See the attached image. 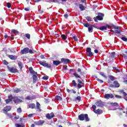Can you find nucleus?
<instances>
[{"label": "nucleus", "mask_w": 127, "mask_h": 127, "mask_svg": "<svg viewBox=\"0 0 127 127\" xmlns=\"http://www.w3.org/2000/svg\"><path fill=\"white\" fill-rule=\"evenodd\" d=\"M8 98V99L5 100L6 104H8L10 102H12V100L15 103H19L20 101L19 99L17 98V96H13L12 95H10Z\"/></svg>", "instance_id": "f257e3e1"}, {"label": "nucleus", "mask_w": 127, "mask_h": 127, "mask_svg": "<svg viewBox=\"0 0 127 127\" xmlns=\"http://www.w3.org/2000/svg\"><path fill=\"white\" fill-rule=\"evenodd\" d=\"M78 119L79 121H85V122H90V118H89V116L87 114H80L78 116Z\"/></svg>", "instance_id": "f03ea898"}, {"label": "nucleus", "mask_w": 127, "mask_h": 127, "mask_svg": "<svg viewBox=\"0 0 127 127\" xmlns=\"http://www.w3.org/2000/svg\"><path fill=\"white\" fill-rule=\"evenodd\" d=\"M103 17H104V14L99 13L98 16L93 18V19L95 22H98V20H103Z\"/></svg>", "instance_id": "7ed1b4c3"}, {"label": "nucleus", "mask_w": 127, "mask_h": 127, "mask_svg": "<svg viewBox=\"0 0 127 127\" xmlns=\"http://www.w3.org/2000/svg\"><path fill=\"white\" fill-rule=\"evenodd\" d=\"M7 69L9 70V72L11 73H18V70L14 67H9V66L7 65Z\"/></svg>", "instance_id": "20e7f679"}, {"label": "nucleus", "mask_w": 127, "mask_h": 127, "mask_svg": "<svg viewBox=\"0 0 127 127\" xmlns=\"http://www.w3.org/2000/svg\"><path fill=\"white\" fill-rule=\"evenodd\" d=\"M86 54H88L89 57H92L94 55L93 52H92L91 48H86Z\"/></svg>", "instance_id": "39448f33"}, {"label": "nucleus", "mask_w": 127, "mask_h": 127, "mask_svg": "<svg viewBox=\"0 0 127 127\" xmlns=\"http://www.w3.org/2000/svg\"><path fill=\"white\" fill-rule=\"evenodd\" d=\"M104 99L109 100L110 99H114V94H105L104 95Z\"/></svg>", "instance_id": "423d86ee"}, {"label": "nucleus", "mask_w": 127, "mask_h": 127, "mask_svg": "<svg viewBox=\"0 0 127 127\" xmlns=\"http://www.w3.org/2000/svg\"><path fill=\"white\" fill-rule=\"evenodd\" d=\"M7 57L9 58L11 60H13L15 61L17 59L18 56L12 55H7Z\"/></svg>", "instance_id": "0eeeda50"}, {"label": "nucleus", "mask_w": 127, "mask_h": 127, "mask_svg": "<svg viewBox=\"0 0 127 127\" xmlns=\"http://www.w3.org/2000/svg\"><path fill=\"white\" fill-rule=\"evenodd\" d=\"M71 61L68 59L62 58L61 60V63H64V64H67L68 63H70Z\"/></svg>", "instance_id": "6e6552de"}, {"label": "nucleus", "mask_w": 127, "mask_h": 127, "mask_svg": "<svg viewBox=\"0 0 127 127\" xmlns=\"http://www.w3.org/2000/svg\"><path fill=\"white\" fill-rule=\"evenodd\" d=\"M109 25H106V26H101L100 28L95 27L97 29H99V30H101L102 31H104V30H107L108 29V27Z\"/></svg>", "instance_id": "1a4fd4ad"}, {"label": "nucleus", "mask_w": 127, "mask_h": 127, "mask_svg": "<svg viewBox=\"0 0 127 127\" xmlns=\"http://www.w3.org/2000/svg\"><path fill=\"white\" fill-rule=\"evenodd\" d=\"M46 117L47 119H48V120H51L52 118H54V117H55V115H54V113H52L51 114H47L46 115Z\"/></svg>", "instance_id": "9d476101"}, {"label": "nucleus", "mask_w": 127, "mask_h": 127, "mask_svg": "<svg viewBox=\"0 0 127 127\" xmlns=\"http://www.w3.org/2000/svg\"><path fill=\"white\" fill-rule=\"evenodd\" d=\"M28 51H29V48H25L23 50H21V54H27L28 53Z\"/></svg>", "instance_id": "9b49d317"}, {"label": "nucleus", "mask_w": 127, "mask_h": 127, "mask_svg": "<svg viewBox=\"0 0 127 127\" xmlns=\"http://www.w3.org/2000/svg\"><path fill=\"white\" fill-rule=\"evenodd\" d=\"M77 82H78L77 84L78 89H81L83 87L82 85H84V83L80 79H77Z\"/></svg>", "instance_id": "f8f14e48"}, {"label": "nucleus", "mask_w": 127, "mask_h": 127, "mask_svg": "<svg viewBox=\"0 0 127 127\" xmlns=\"http://www.w3.org/2000/svg\"><path fill=\"white\" fill-rule=\"evenodd\" d=\"M37 76H38L37 73H35L33 75V82L34 83H36V81H37Z\"/></svg>", "instance_id": "ddd939ff"}, {"label": "nucleus", "mask_w": 127, "mask_h": 127, "mask_svg": "<svg viewBox=\"0 0 127 127\" xmlns=\"http://www.w3.org/2000/svg\"><path fill=\"white\" fill-rule=\"evenodd\" d=\"M95 42H96V41L93 40L91 42V44H92V46L94 49H99V46H98L96 44H95Z\"/></svg>", "instance_id": "4468645a"}, {"label": "nucleus", "mask_w": 127, "mask_h": 127, "mask_svg": "<svg viewBox=\"0 0 127 127\" xmlns=\"http://www.w3.org/2000/svg\"><path fill=\"white\" fill-rule=\"evenodd\" d=\"M94 27V28H96V27H97L96 26H95V25H90L88 27V31L89 32H93V28Z\"/></svg>", "instance_id": "2eb2a0df"}, {"label": "nucleus", "mask_w": 127, "mask_h": 127, "mask_svg": "<svg viewBox=\"0 0 127 127\" xmlns=\"http://www.w3.org/2000/svg\"><path fill=\"white\" fill-rule=\"evenodd\" d=\"M11 110V108H10V106H7L3 108V110L5 113H7V112H9Z\"/></svg>", "instance_id": "dca6fc26"}, {"label": "nucleus", "mask_w": 127, "mask_h": 127, "mask_svg": "<svg viewBox=\"0 0 127 127\" xmlns=\"http://www.w3.org/2000/svg\"><path fill=\"white\" fill-rule=\"evenodd\" d=\"M36 109L37 111L38 112H41V109H40V103L38 102H36Z\"/></svg>", "instance_id": "f3484780"}, {"label": "nucleus", "mask_w": 127, "mask_h": 127, "mask_svg": "<svg viewBox=\"0 0 127 127\" xmlns=\"http://www.w3.org/2000/svg\"><path fill=\"white\" fill-rule=\"evenodd\" d=\"M96 105L97 107H104V103L101 101L97 102Z\"/></svg>", "instance_id": "a211bd4d"}, {"label": "nucleus", "mask_w": 127, "mask_h": 127, "mask_svg": "<svg viewBox=\"0 0 127 127\" xmlns=\"http://www.w3.org/2000/svg\"><path fill=\"white\" fill-rule=\"evenodd\" d=\"M61 63V62L59 61H53V65H55V66H58V65H60Z\"/></svg>", "instance_id": "6ab92c4d"}, {"label": "nucleus", "mask_w": 127, "mask_h": 127, "mask_svg": "<svg viewBox=\"0 0 127 127\" xmlns=\"http://www.w3.org/2000/svg\"><path fill=\"white\" fill-rule=\"evenodd\" d=\"M94 113L95 114H97L98 115H101V114H103V110H101V109H98L97 110H95Z\"/></svg>", "instance_id": "aec40b11"}, {"label": "nucleus", "mask_w": 127, "mask_h": 127, "mask_svg": "<svg viewBox=\"0 0 127 127\" xmlns=\"http://www.w3.org/2000/svg\"><path fill=\"white\" fill-rule=\"evenodd\" d=\"M39 63L40 65H41L42 66H43L44 67H45V65H46V61H39Z\"/></svg>", "instance_id": "412c9836"}, {"label": "nucleus", "mask_w": 127, "mask_h": 127, "mask_svg": "<svg viewBox=\"0 0 127 127\" xmlns=\"http://www.w3.org/2000/svg\"><path fill=\"white\" fill-rule=\"evenodd\" d=\"M114 84L115 88H119L120 87V83L117 80L114 81Z\"/></svg>", "instance_id": "4be33fe9"}, {"label": "nucleus", "mask_w": 127, "mask_h": 127, "mask_svg": "<svg viewBox=\"0 0 127 127\" xmlns=\"http://www.w3.org/2000/svg\"><path fill=\"white\" fill-rule=\"evenodd\" d=\"M72 75L75 77L76 79H78V78L81 79V76L77 72L73 73Z\"/></svg>", "instance_id": "5701e85b"}, {"label": "nucleus", "mask_w": 127, "mask_h": 127, "mask_svg": "<svg viewBox=\"0 0 127 127\" xmlns=\"http://www.w3.org/2000/svg\"><path fill=\"white\" fill-rule=\"evenodd\" d=\"M32 99H36V97L35 96V95H34V96H32V97H30V96H27V97H26V100H32Z\"/></svg>", "instance_id": "b1692460"}, {"label": "nucleus", "mask_w": 127, "mask_h": 127, "mask_svg": "<svg viewBox=\"0 0 127 127\" xmlns=\"http://www.w3.org/2000/svg\"><path fill=\"white\" fill-rule=\"evenodd\" d=\"M29 70L30 71V73H31V74H35V73H37L33 70V68H32V67H30L29 68Z\"/></svg>", "instance_id": "393cba45"}, {"label": "nucleus", "mask_w": 127, "mask_h": 127, "mask_svg": "<svg viewBox=\"0 0 127 127\" xmlns=\"http://www.w3.org/2000/svg\"><path fill=\"white\" fill-rule=\"evenodd\" d=\"M79 7L81 11H83V10H85V6L83 5L82 4H79Z\"/></svg>", "instance_id": "a878e982"}, {"label": "nucleus", "mask_w": 127, "mask_h": 127, "mask_svg": "<svg viewBox=\"0 0 127 127\" xmlns=\"http://www.w3.org/2000/svg\"><path fill=\"white\" fill-rule=\"evenodd\" d=\"M20 88H15L14 89L12 90V92L13 93H15L16 94H17V93H19V92H20Z\"/></svg>", "instance_id": "bb28decb"}, {"label": "nucleus", "mask_w": 127, "mask_h": 127, "mask_svg": "<svg viewBox=\"0 0 127 127\" xmlns=\"http://www.w3.org/2000/svg\"><path fill=\"white\" fill-rule=\"evenodd\" d=\"M70 35L72 36V38L74 39V41H78V37H77L76 35L71 34Z\"/></svg>", "instance_id": "cd10ccee"}, {"label": "nucleus", "mask_w": 127, "mask_h": 127, "mask_svg": "<svg viewBox=\"0 0 127 127\" xmlns=\"http://www.w3.org/2000/svg\"><path fill=\"white\" fill-rule=\"evenodd\" d=\"M61 37L63 40H66L67 39V35L62 34Z\"/></svg>", "instance_id": "c85d7f7f"}, {"label": "nucleus", "mask_w": 127, "mask_h": 127, "mask_svg": "<svg viewBox=\"0 0 127 127\" xmlns=\"http://www.w3.org/2000/svg\"><path fill=\"white\" fill-rule=\"evenodd\" d=\"M55 99L57 101H62V97L60 96L57 95L55 97Z\"/></svg>", "instance_id": "c756f323"}, {"label": "nucleus", "mask_w": 127, "mask_h": 127, "mask_svg": "<svg viewBox=\"0 0 127 127\" xmlns=\"http://www.w3.org/2000/svg\"><path fill=\"white\" fill-rule=\"evenodd\" d=\"M120 94H123L124 96V97H127V93L125 92V91H124V90H122L120 91Z\"/></svg>", "instance_id": "7c9ffc66"}, {"label": "nucleus", "mask_w": 127, "mask_h": 127, "mask_svg": "<svg viewBox=\"0 0 127 127\" xmlns=\"http://www.w3.org/2000/svg\"><path fill=\"white\" fill-rule=\"evenodd\" d=\"M29 108H30V109H35V108H36V106H35V104L32 103L30 104Z\"/></svg>", "instance_id": "2f4dec72"}, {"label": "nucleus", "mask_w": 127, "mask_h": 127, "mask_svg": "<svg viewBox=\"0 0 127 127\" xmlns=\"http://www.w3.org/2000/svg\"><path fill=\"white\" fill-rule=\"evenodd\" d=\"M108 77L111 81H114V80H116L117 79L115 76L113 75H109Z\"/></svg>", "instance_id": "473e14b6"}, {"label": "nucleus", "mask_w": 127, "mask_h": 127, "mask_svg": "<svg viewBox=\"0 0 127 127\" xmlns=\"http://www.w3.org/2000/svg\"><path fill=\"white\" fill-rule=\"evenodd\" d=\"M45 67H46V68H49V69H50L51 67H52V65H51V64H48L46 63V65H45Z\"/></svg>", "instance_id": "72a5a7b5"}, {"label": "nucleus", "mask_w": 127, "mask_h": 127, "mask_svg": "<svg viewBox=\"0 0 127 127\" xmlns=\"http://www.w3.org/2000/svg\"><path fill=\"white\" fill-rule=\"evenodd\" d=\"M100 75H101V76H102L103 77H104V78H105V79H107L108 77H107V76H106V75L105 74V73L103 72H100L99 73Z\"/></svg>", "instance_id": "f704fd0d"}, {"label": "nucleus", "mask_w": 127, "mask_h": 127, "mask_svg": "<svg viewBox=\"0 0 127 127\" xmlns=\"http://www.w3.org/2000/svg\"><path fill=\"white\" fill-rule=\"evenodd\" d=\"M15 127H25V126L24 125H21L19 124H15Z\"/></svg>", "instance_id": "c9c22d12"}, {"label": "nucleus", "mask_w": 127, "mask_h": 127, "mask_svg": "<svg viewBox=\"0 0 127 127\" xmlns=\"http://www.w3.org/2000/svg\"><path fill=\"white\" fill-rule=\"evenodd\" d=\"M11 33H17V34H18V33H19V32L16 30H15V29H12L11 30Z\"/></svg>", "instance_id": "e433bc0d"}, {"label": "nucleus", "mask_w": 127, "mask_h": 127, "mask_svg": "<svg viewBox=\"0 0 127 127\" xmlns=\"http://www.w3.org/2000/svg\"><path fill=\"white\" fill-rule=\"evenodd\" d=\"M81 96H77L75 98V101H77V102H80L81 101Z\"/></svg>", "instance_id": "4c0bfd02"}, {"label": "nucleus", "mask_w": 127, "mask_h": 127, "mask_svg": "<svg viewBox=\"0 0 127 127\" xmlns=\"http://www.w3.org/2000/svg\"><path fill=\"white\" fill-rule=\"evenodd\" d=\"M122 32V31L120 30H115L114 31V33H117V34H120Z\"/></svg>", "instance_id": "58836bf2"}, {"label": "nucleus", "mask_w": 127, "mask_h": 127, "mask_svg": "<svg viewBox=\"0 0 127 127\" xmlns=\"http://www.w3.org/2000/svg\"><path fill=\"white\" fill-rule=\"evenodd\" d=\"M18 66H19V67L20 70H21V69H22V63H21V62H19V63H18Z\"/></svg>", "instance_id": "ea45409f"}, {"label": "nucleus", "mask_w": 127, "mask_h": 127, "mask_svg": "<svg viewBox=\"0 0 127 127\" xmlns=\"http://www.w3.org/2000/svg\"><path fill=\"white\" fill-rule=\"evenodd\" d=\"M114 29H117L118 30H120L121 29V26H113Z\"/></svg>", "instance_id": "a19ab883"}, {"label": "nucleus", "mask_w": 127, "mask_h": 127, "mask_svg": "<svg viewBox=\"0 0 127 127\" xmlns=\"http://www.w3.org/2000/svg\"><path fill=\"white\" fill-rule=\"evenodd\" d=\"M25 37L27 38V39H30V34L28 33H26L25 35Z\"/></svg>", "instance_id": "79ce46f5"}, {"label": "nucleus", "mask_w": 127, "mask_h": 127, "mask_svg": "<svg viewBox=\"0 0 127 127\" xmlns=\"http://www.w3.org/2000/svg\"><path fill=\"white\" fill-rule=\"evenodd\" d=\"M122 40L125 41V42H127V38L125 37H122L121 38Z\"/></svg>", "instance_id": "37998d69"}, {"label": "nucleus", "mask_w": 127, "mask_h": 127, "mask_svg": "<svg viewBox=\"0 0 127 127\" xmlns=\"http://www.w3.org/2000/svg\"><path fill=\"white\" fill-rule=\"evenodd\" d=\"M72 85L74 87H76L77 86V83H76V81L74 80L72 81Z\"/></svg>", "instance_id": "c03bdc74"}, {"label": "nucleus", "mask_w": 127, "mask_h": 127, "mask_svg": "<svg viewBox=\"0 0 127 127\" xmlns=\"http://www.w3.org/2000/svg\"><path fill=\"white\" fill-rule=\"evenodd\" d=\"M77 72L78 73H80L81 75H83V72H82V70L81 69V68H78Z\"/></svg>", "instance_id": "a18cd8bd"}, {"label": "nucleus", "mask_w": 127, "mask_h": 127, "mask_svg": "<svg viewBox=\"0 0 127 127\" xmlns=\"http://www.w3.org/2000/svg\"><path fill=\"white\" fill-rule=\"evenodd\" d=\"M17 113H18L19 114H20V113H21V112H22V110H21V108L19 107L17 109Z\"/></svg>", "instance_id": "49530a36"}, {"label": "nucleus", "mask_w": 127, "mask_h": 127, "mask_svg": "<svg viewBox=\"0 0 127 127\" xmlns=\"http://www.w3.org/2000/svg\"><path fill=\"white\" fill-rule=\"evenodd\" d=\"M86 20H87V21H92V18H91L90 17L87 16L86 17Z\"/></svg>", "instance_id": "de8ad7c7"}, {"label": "nucleus", "mask_w": 127, "mask_h": 127, "mask_svg": "<svg viewBox=\"0 0 127 127\" xmlns=\"http://www.w3.org/2000/svg\"><path fill=\"white\" fill-rule=\"evenodd\" d=\"M113 68L114 69V70H115V71H117V72H118L119 73H120V72H121V71L120 70V69H117V67H115V66H113Z\"/></svg>", "instance_id": "09e8293b"}, {"label": "nucleus", "mask_w": 127, "mask_h": 127, "mask_svg": "<svg viewBox=\"0 0 127 127\" xmlns=\"http://www.w3.org/2000/svg\"><path fill=\"white\" fill-rule=\"evenodd\" d=\"M3 64H4V65H8V62H7L6 61V60H4V61H3Z\"/></svg>", "instance_id": "8fccbe9b"}, {"label": "nucleus", "mask_w": 127, "mask_h": 127, "mask_svg": "<svg viewBox=\"0 0 127 127\" xmlns=\"http://www.w3.org/2000/svg\"><path fill=\"white\" fill-rule=\"evenodd\" d=\"M83 25L84 26H85V27H89L90 25H89V23H83Z\"/></svg>", "instance_id": "3c124183"}, {"label": "nucleus", "mask_w": 127, "mask_h": 127, "mask_svg": "<svg viewBox=\"0 0 127 127\" xmlns=\"http://www.w3.org/2000/svg\"><path fill=\"white\" fill-rule=\"evenodd\" d=\"M96 80H97V81H98V82H99V83H100L101 84H102V83H104V81H103L101 79H100V78H97Z\"/></svg>", "instance_id": "603ef678"}, {"label": "nucleus", "mask_w": 127, "mask_h": 127, "mask_svg": "<svg viewBox=\"0 0 127 127\" xmlns=\"http://www.w3.org/2000/svg\"><path fill=\"white\" fill-rule=\"evenodd\" d=\"M7 7H8V8H10V7H11V4H10V3L8 2L7 3V5H6Z\"/></svg>", "instance_id": "864d4df0"}, {"label": "nucleus", "mask_w": 127, "mask_h": 127, "mask_svg": "<svg viewBox=\"0 0 127 127\" xmlns=\"http://www.w3.org/2000/svg\"><path fill=\"white\" fill-rule=\"evenodd\" d=\"M114 24H110L109 25H108V28H111V27H113V28H114Z\"/></svg>", "instance_id": "5fc2aeb1"}, {"label": "nucleus", "mask_w": 127, "mask_h": 127, "mask_svg": "<svg viewBox=\"0 0 127 127\" xmlns=\"http://www.w3.org/2000/svg\"><path fill=\"white\" fill-rule=\"evenodd\" d=\"M96 105H93L92 106V108L93 109L94 113H95V112L96 111Z\"/></svg>", "instance_id": "6e6d98bb"}, {"label": "nucleus", "mask_w": 127, "mask_h": 127, "mask_svg": "<svg viewBox=\"0 0 127 127\" xmlns=\"http://www.w3.org/2000/svg\"><path fill=\"white\" fill-rule=\"evenodd\" d=\"M28 53H30V54H34V52H33V51L31 49H29Z\"/></svg>", "instance_id": "4d7b16f0"}, {"label": "nucleus", "mask_w": 127, "mask_h": 127, "mask_svg": "<svg viewBox=\"0 0 127 127\" xmlns=\"http://www.w3.org/2000/svg\"><path fill=\"white\" fill-rule=\"evenodd\" d=\"M115 98H117V99H122V96L118 95H115Z\"/></svg>", "instance_id": "13d9d810"}, {"label": "nucleus", "mask_w": 127, "mask_h": 127, "mask_svg": "<svg viewBox=\"0 0 127 127\" xmlns=\"http://www.w3.org/2000/svg\"><path fill=\"white\" fill-rule=\"evenodd\" d=\"M115 55H116V53L115 52L111 53V57H115Z\"/></svg>", "instance_id": "bf43d9fd"}, {"label": "nucleus", "mask_w": 127, "mask_h": 127, "mask_svg": "<svg viewBox=\"0 0 127 127\" xmlns=\"http://www.w3.org/2000/svg\"><path fill=\"white\" fill-rule=\"evenodd\" d=\"M43 80H48V76H43Z\"/></svg>", "instance_id": "052dcab7"}, {"label": "nucleus", "mask_w": 127, "mask_h": 127, "mask_svg": "<svg viewBox=\"0 0 127 127\" xmlns=\"http://www.w3.org/2000/svg\"><path fill=\"white\" fill-rule=\"evenodd\" d=\"M123 57H124V58H125V59H127V56L125 54H123Z\"/></svg>", "instance_id": "680f3d73"}, {"label": "nucleus", "mask_w": 127, "mask_h": 127, "mask_svg": "<svg viewBox=\"0 0 127 127\" xmlns=\"http://www.w3.org/2000/svg\"><path fill=\"white\" fill-rule=\"evenodd\" d=\"M69 72H76V69H70Z\"/></svg>", "instance_id": "e2e57ef3"}, {"label": "nucleus", "mask_w": 127, "mask_h": 127, "mask_svg": "<svg viewBox=\"0 0 127 127\" xmlns=\"http://www.w3.org/2000/svg\"><path fill=\"white\" fill-rule=\"evenodd\" d=\"M41 59H45V56L44 55H41L40 56Z\"/></svg>", "instance_id": "0e129e2a"}, {"label": "nucleus", "mask_w": 127, "mask_h": 127, "mask_svg": "<svg viewBox=\"0 0 127 127\" xmlns=\"http://www.w3.org/2000/svg\"><path fill=\"white\" fill-rule=\"evenodd\" d=\"M68 16H69V15H68V14H64V17H65V18H67V17H68Z\"/></svg>", "instance_id": "69168bd1"}, {"label": "nucleus", "mask_w": 127, "mask_h": 127, "mask_svg": "<svg viewBox=\"0 0 127 127\" xmlns=\"http://www.w3.org/2000/svg\"><path fill=\"white\" fill-rule=\"evenodd\" d=\"M26 1L27 2L28 4H29V3H31V2H30V0H26Z\"/></svg>", "instance_id": "338daca9"}, {"label": "nucleus", "mask_w": 127, "mask_h": 127, "mask_svg": "<svg viewBox=\"0 0 127 127\" xmlns=\"http://www.w3.org/2000/svg\"><path fill=\"white\" fill-rule=\"evenodd\" d=\"M94 52H95V53H96V54H98V53H99V51H98V50H97V49H95V50H94Z\"/></svg>", "instance_id": "774afa93"}]
</instances>
